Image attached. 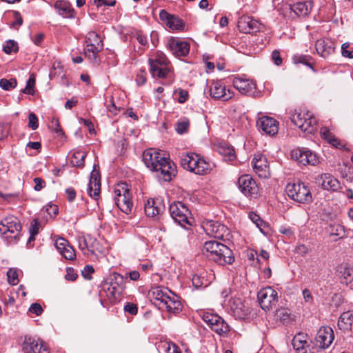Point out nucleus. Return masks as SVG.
Here are the masks:
<instances>
[{"mask_svg": "<svg viewBox=\"0 0 353 353\" xmlns=\"http://www.w3.org/2000/svg\"><path fill=\"white\" fill-rule=\"evenodd\" d=\"M143 161L150 170L159 172V176L165 181H171L175 176V165L155 149L145 150L143 153Z\"/></svg>", "mask_w": 353, "mask_h": 353, "instance_id": "obj_1", "label": "nucleus"}, {"mask_svg": "<svg viewBox=\"0 0 353 353\" xmlns=\"http://www.w3.org/2000/svg\"><path fill=\"white\" fill-rule=\"evenodd\" d=\"M181 165L184 169L199 175L206 174L211 170L210 164L195 153L182 155Z\"/></svg>", "mask_w": 353, "mask_h": 353, "instance_id": "obj_2", "label": "nucleus"}, {"mask_svg": "<svg viewBox=\"0 0 353 353\" xmlns=\"http://www.w3.org/2000/svg\"><path fill=\"white\" fill-rule=\"evenodd\" d=\"M150 72L152 77L164 79L170 77L171 70L168 66L169 61L165 54L157 52L153 59H149Z\"/></svg>", "mask_w": 353, "mask_h": 353, "instance_id": "obj_3", "label": "nucleus"}, {"mask_svg": "<svg viewBox=\"0 0 353 353\" xmlns=\"http://www.w3.org/2000/svg\"><path fill=\"white\" fill-rule=\"evenodd\" d=\"M85 51L86 57L91 62L99 64V52L103 50V45L101 37L94 31L89 32L85 37Z\"/></svg>", "mask_w": 353, "mask_h": 353, "instance_id": "obj_4", "label": "nucleus"}, {"mask_svg": "<svg viewBox=\"0 0 353 353\" xmlns=\"http://www.w3.org/2000/svg\"><path fill=\"white\" fill-rule=\"evenodd\" d=\"M21 228L19 220L14 216H6L0 221V234L10 241L19 237Z\"/></svg>", "mask_w": 353, "mask_h": 353, "instance_id": "obj_5", "label": "nucleus"}, {"mask_svg": "<svg viewBox=\"0 0 353 353\" xmlns=\"http://www.w3.org/2000/svg\"><path fill=\"white\" fill-rule=\"evenodd\" d=\"M286 192L289 197L299 203H310L312 201L310 189L303 182L288 184Z\"/></svg>", "mask_w": 353, "mask_h": 353, "instance_id": "obj_6", "label": "nucleus"}, {"mask_svg": "<svg viewBox=\"0 0 353 353\" xmlns=\"http://www.w3.org/2000/svg\"><path fill=\"white\" fill-rule=\"evenodd\" d=\"M115 204L124 213H130L132 208V194L125 183L119 185L114 189Z\"/></svg>", "mask_w": 353, "mask_h": 353, "instance_id": "obj_7", "label": "nucleus"}, {"mask_svg": "<svg viewBox=\"0 0 353 353\" xmlns=\"http://www.w3.org/2000/svg\"><path fill=\"white\" fill-rule=\"evenodd\" d=\"M203 320L219 335L227 336L229 332V326L219 315L207 312L203 315Z\"/></svg>", "mask_w": 353, "mask_h": 353, "instance_id": "obj_8", "label": "nucleus"}, {"mask_svg": "<svg viewBox=\"0 0 353 353\" xmlns=\"http://www.w3.org/2000/svg\"><path fill=\"white\" fill-rule=\"evenodd\" d=\"M169 211L173 220L182 227L185 224L190 225L189 216L190 212L181 201L173 203L170 205Z\"/></svg>", "mask_w": 353, "mask_h": 353, "instance_id": "obj_9", "label": "nucleus"}, {"mask_svg": "<svg viewBox=\"0 0 353 353\" xmlns=\"http://www.w3.org/2000/svg\"><path fill=\"white\" fill-rule=\"evenodd\" d=\"M224 304L230 307L234 316L238 319H245L250 312L248 303H245L239 297H231L229 300L225 299Z\"/></svg>", "mask_w": 353, "mask_h": 353, "instance_id": "obj_10", "label": "nucleus"}, {"mask_svg": "<svg viewBox=\"0 0 353 353\" xmlns=\"http://www.w3.org/2000/svg\"><path fill=\"white\" fill-rule=\"evenodd\" d=\"M257 297L263 310H270L277 303V292L271 287L261 289L258 292Z\"/></svg>", "mask_w": 353, "mask_h": 353, "instance_id": "obj_11", "label": "nucleus"}, {"mask_svg": "<svg viewBox=\"0 0 353 353\" xmlns=\"http://www.w3.org/2000/svg\"><path fill=\"white\" fill-rule=\"evenodd\" d=\"M263 25L249 16H242L238 21L239 30L245 34H254L263 29Z\"/></svg>", "mask_w": 353, "mask_h": 353, "instance_id": "obj_12", "label": "nucleus"}, {"mask_svg": "<svg viewBox=\"0 0 353 353\" xmlns=\"http://www.w3.org/2000/svg\"><path fill=\"white\" fill-rule=\"evenodd\" d=\"M232 83L240 93L256 97V84L252 80L238 76L233 79Z\"/></svg>", "mask_w": 353, "mask_h": 353, "instance_id": "obj_13", "label": "nucleus"}, {"mask_svg": "<svg viewBox=\"0 0 353 353\" xmlns=\"http://www.w3.org/2000/svg\"><path fill=\"white\" fill-rule=\"evenodd\" d=\"M22 347L26 353H49L48 348L43 341L31 336H25Z\"/></svg>", "mask_w": 353, "mask_h": 353, "instance_id": "obj_14", "label": "nucleus"}, {"mask_svg": "<svg viewBox=\"0 0 353 353\" xmlns=\"http://www.w3.org/2000/svg\"><path fill=\"white\" fill-rule=\"evenodd\" d=\"M256 126L260 131L270 136L276 134L279 131V122L268 116L259 117L256 121Z\"/></svg>", "mask_w": 353, "mask_h": 353, "instance_id": "obj_15", "label": "nucleus"}, {"mask_svg": "<svg viewBox=\"0 0 353 353\" xmlns=\"http://www.w3.org/2000/svg\"><path fill=\"white\" fill-rule=\"evenodd\" d=\"M316 183L323 190L336 192L341 189V183L339 180L329 173H323L315 178Z\"/></svg>", "mask_w": 353, "mask_h": 353, "instance_id": "obj_16", "label": "nucleus"}, {"mask_svg": "<svg viewBox=\"0 0 353 353\" xmlns=\"http://www.w3.org/2000/svg\"><path fill=\"white\" fill-rule=\"evenodd\" d=\"M210 94L212 98L223 101L232 99L233 92L226 89L225 85L221 81H212L210 85Z\"/></svg>", "mask_w": 353, "mask_h": 353, "instance_id": "obj_17", "label": "nucleus"}, {"mask_svg": "<svg viewBox=\"0 0 353 353\" xmlns=\"http://www.w3.org/2000/svg\"><path fill=\"white\" fill-rule=\"evenodd\" d=\"M204 230L208 235H211L217 239H223L228 237L230 234L226 226L213 221H208L204 226Z\"/></svg>", "mask_w": 353, "mask_h": 353, "instance_id": "obj_18", "label": "nucleus"}, {"mask_svg": "<svg viewBox=\"0 0 353 353\" xmlns=\"http://www.w3.org/2000/svg\"><path fill=\"white\" fill-rule=\"evenodd\" d=\"M253 169L261 178L270 176V168L266 157L262 154H255L252 161Z\"/></svg>", "mask_w": 353, "mask_h": 353, "instance_id": "obj_19", "label": "nucleus"}, {"mask_svg": "<svg viewBox=\"0 0 353 353\" xmlns=\"http://www.w3.org/2000/svg\"><path fill=\"white\" fill-rule=\"evenodd\" d=\"M238 184L241 192L246 196H252L258 192L259 188L256 182L248 174L240 176Z\"/></svg>", "mask_w": 353, "mask_h": 353, "instance_id": "obj_20", "label": "nucleus"}, {"mask_svg": "<svg viewBox=\"0 0 353 353\" xmlns=\"http://www.w3.org/2000/svg\"><path fill=\"white\" fill-rule=\"evenodd\" d=\"M334 339V332L330 327H321L317 332L315 340L319 347L327 348Z\"/></svg>", "mask_w": 353, "mask_h": 353, "instance_id": "obj_21", "label": "nucleus"}, {"mask_svg": "<svg viewBox=\"0 0 353 353\" xmlns=\"http://www.w3.org/2000/svg\"><path fill=\"white\" fill-rule=\"evenodd\" d=\"M170 293V290L162 286L153 287L149 291V295L153 303L159 307V308L161 307L163 303L168 299Z\"/></svg>", "mask_w": 353, "mask_h": 353, "instance_id": "obj_22", "label": "nucleus"}, {"mask_svg": "<svg viewBox=\"0 0 353 353\" xmlns=\"http://www.w3.org/2000/svg\"><path fill=\"white\" fill-rule=\"evenodd\" d=\"M316 50L323 58H327L334 52L335 43L330 39H320L316 42Z\"/></svg>", "mask_w": 353, "mask_h": 353, "instance_id": "obj_23", "label": "nucleus"}, {"mask_svg": "<svg viewBox=\"0 0 353 353\" xmlns=\"http://www.w3.org/2000/svg\"><path fill=\"white\" fill-rule=\"evenodd\" d=\"M168 47L172 53L177 57H185L190 51V45L187 41H182L171 39Z\"/></svg>", "mask_w": 353, "mask_h": 353, "instance_id": "obj_24", "label": "nucleus"}, {"mask_svg": "<svg viewBox=\"0 0 353 353\" xmlns=\"http://www.w3.org/2000/svg\"><path fill=\"white\" fill-rule=\"evenodd\" d=\"M101 190V177L99 172L94 169L91 174L88 187L89 195L97 200L99 196Z\"/></svg>", "mask_w": 353, "mask_h": 353, "instance_id": "obj_25", "label": "nucleus"}, {"mask_svg": "<svg viewBox=\"0 0 353 353\" xmlns=\"http://www.w3.org/2000/svg\"><path fill=\"white\" fill-rule=\"evenodd\" d=\"M292 345L296 353H310L307 334L299 332L296 334L292 340Z\"/></svg>", "mask_w": 353, "mask_h": 353, "instance_id": "obj_26", "label": "nucleus"}, {"mask_svg": "<svg viewBox=\"0 0 353 353\" xmlns=\"http://www.w3.org/2000/svg\"><path fill=\"white\" fill-rule=\"evenodd\" d=\"M159 309L166 310L170 313H179L182 309L179 297L171 292Z\"/></svg>", "mask_w": 353, "mask_h": 353, "instance_id": "obj_27", "label": "nucleus"}, {"mask_svg": "<svg viewBox=\"0 0 353 353\" xmlns=\"http://www.w3.org/2000/svg\"><path fill=\"white\" fill-rule=\"evenodd\" d=\"M298 117L293 119V123L300 128L302 131L307 133H314L316 130L317 120L310 113L307 115L305 122L301 123Z\"/></svg>", "mask_w": 353, "mask_h": 353, "instance_id": "obj_28", "label": "nucleus"}, {"mask_svg": "<svg viewBox=\"0 0 353 353\" xmlns=\"http://www.w3.org/2000/svg\"><path fill=\"white\" fill-rule=\"evenodd\" d=\"M223 250L222 248H219L214 251V253L211 255H207V256L220 265L232 264L234 261L232 251L230 250V254L226 255L222 252Z\"/></svg>", "mask_w": 353, "mask_h": 353, "instance_id": "obj_29", "label": "nucleus"}, {"mask_svg": "<svg viewBox=\"0 0 353 353\" xmlns=\"http://www.w3.org/2000/svg\"><path fill=\"white\" fill-rule=\"evenodd\" d=\"M312 8L313 2L312 1L297 2L290 6L291 10L299 17L307 16L311 12Z\"/></svg>", "mask_w": 353, "mask_h": 353, "instance_id": "obj_30", "label": "nucleus"}, {"mask_svg": "<svg viewBox=\"0 0 353 353\" xmlns=\"http://www.w3.org/2000/svg\"><path fill=\"white\" fill-rule=\"evenodd\" d=\"M54 8L63 17L72 18L74 17V10L67 1H57L54 4Z\"/></svg>", "mask_w": 353, "mask_h": 353, "instance_id": "obj_31", "label": "nucleus"}, {"mask_svg": "<svg viewBox=\"0 0 353 353\" xmlns=\"http://www.w3.org/2000/svg\"><path fill=\"white\" fill-rule=\"evenodd\" d=\"M161 210V203L152 199H148L145 204V212L149 217H154L159 214Z\"/></svg>", "mask_w": 353, "mask_h": 353, "instance_id": "obj_32", "label": "nucleus"}, {"mask_svg": "<svg viewBox=\"0 0 353 353\" xmlns=\"http://www.w3.org/2000/svg\"><path fill=\"white\" fill-rule=\"evenodd\" d=\"M219 248H221L223 250L222 252H223L225 254H230V249L228 247L216 241H210L205 242L203 245V250L208 252V255H211L212 254L214 253V251Z\"/></svg>", "mask_w": 353, "mask_h": 353, "instance_id": "obj_33", "label": "nucleus"}, {"mask_svg": "<svg viewBox=\"0 0 353 353\" xmlns=\"http://www.w3.org/2000/svg\"><path fill=\"white\" fill-rule=\"evenodd\" d=\"M307 151L305 148H296L291 151V157L293 159L297 161L300 164L307 165Z\"/></svg>", "mask_w": 353, "mask_h": 353, "instance_id": "obj_34", "label": "nucleus"}, {"mask_svg": "<svg viewBox=\"0 0 353 353\" xmlns=\"http://www.w3.org/2000/svg\"><path fill=\"white\" fill-rule=\"evenodd\" d=\"M327 230L330 236L336 237L335 240L342 239L345 235L344 226L339 223L330 224Z\"/></svg>", "mask_w": 353, "mask_h": 353, "instance_id": "obj_35", "label": "nucleus"}, {"mask_svg": "<svg viewBox=\"0 0 353 353\" xmlns=\"http://www.w3.org/2000/svg\"><path fill=\"white\" fill-rule=\"evenodd\" d=\"M86 155V152L83 151L74 152L70 159L71 165L77 168H83Z\"/></svg>", "mask_w": 353, "mask_h": 353, "instance_id": "obj_36", "label": "nucleus"}, {"mask_svg": "<svg viewBox=\"0 0 353 353\" xmlns=\"http://www.w3.org/2000/svg\"><path fill=\"white\" fill-rule=\"evenodd\" d=\"M219 153L223 156L226 161H231L235 159V152L232 147L227 145H220L218 148Z\"/></svg>", "mask_w": 353, "mask_h": 353, "instance_id": "obj_37", "label": "nucleus"}, {"mask_svg": "<svg viewBox=\"0 0 353 353\" xmlns=\"http://www.w3.org/2000/svg\"><path fill=\"white\" fill-rule=\"evenodd\" d=\"M352 324V314L350 312H343L338 321V326L341 330H347Z\"/></svg>", "mask_w": 353, "mask_h": 353, "instance_id": "obj_38", "label": "nucleus"}, {"mask_svg": "<svg viewBox=\"0 0 353 353\" xmlns=\"http://www.w3.org/2000/svg\"><path fill=\"white\" fill-rule=\"evenodd\" d=\"M320 133L321 137L327 140L329 143L332 144L336 148L339 147V140L334 137V136L330 132V130L327 127L321 128Z\"/></svg>", "mask_w": 353, "mask_h": 353, "instance_id": "obj_39", "label": "nucleus"}, {"mask_svg": "<svg viewBox=\"0 0 353 353\" xmlns=\"http://www.w3.org/2000/svg\"><path fill=\"white\" fill-rule=\"evenodd\" d=\"M340 273L343 283L347 284L353 281V269L347 265L341 267Z\"/></svg>", "mask_w": 353, "mask_h": 353, "instance_id": "obj_40", "label": "nucleus"}, {"mask_svg": "<svg viewBox=\"0 0 353 353\" xmlns=\"http://www.w3.org/2000/svg\"><path fill=\"white\" fill-rule=\"evenodd\" d=\"M166 24L170 29L173 30H181L184 26V23L182 19L174 15H172Z\"/></svg>", "mask_w": 353, "mask_h": 353, "instance_id": "obj_41", "label": "nucleus"}, {"mask_svg": "<svg viewBox=\"0 0 353 353\" xmlns=\"http://www.w3.org/2000/svg\"><path fill=\"white\" fill-rule=\"evenodd\" d=\"M8 282L12 285L18 284L19 280L18 278V271L14 268H10L7 272Z\"/></svg>", "mask_w": 353, "mask_h": 353, "instance_id": "obj_42", "label": "nucleus"}, {"mask_svg": "<svg viewBox=\"0 0 353 353\" xmlns=\"http://www.w3.org/2000/svg\"><path fill=\"white\" fill-rule=\"evenodd\" d=\"M193 286L198 289L199 288L206 287L208 285V281L203 276L195 274L192 279Z\"/></svg>", "mask_w": 353, "mask_h": 353, "instance_id": "obj_43", "label": "nucleus"}, {"mask_svg": "<svg viewBox=\"0 0 353 353\" xmlns=\"http://www.w3.org/2000/svg\"><path fill=\"white\" fill-rule=\"evenodd\" d=\"M3 50L6 54H11L18 51V45L14 40H9L3 46Z\"/></svg>", "mask_w": 353, "mask_h": 353, "instance_id": "obj_44", "label": "nucleus"}, {"mask_svg": "<svg viewBox=\"0 0 353 353\" xmlns=\"http://www.w3.org/2000/svg\"><path fill=\"white\" fill-rule=\"evenodd\" d=\"M17 85V80L15 79H1L0 80V87L5 90H10L14 88Z\"/></svg>", "mask_w": 353, "mask_h": 353, "instance_id": "obj_45", "label": "nucleus"}, {"mask_svg": "<svg viewBox=\"0 0 353 353\" xmlns=\"http://www.w3.org/2000/svg\"><path fill=\"white\" fill-rule=\"evenodd\" d=\"M35 84V78L33 74H31L26 82V88L22 90V92L27 94L32 95L34 92V87Z\"/></svg>", "mask_w": 353, "mask_h": 353, "instance_id": "obj_46", "label": "nucleus"}, {"mask_svg": "<svg viewBox=\"0 0 353 353\" xmlns=\"http://www.w3.org/2000/svg\"><path fill=\"white\" fill-rule=\"evenodd\" d=\"M88 254H94L97 251H100V245L97 239L88 236Z\"/></svg>", "mask_w": 353, "mask_h": 353, "instance_id": "obj_47", "label": "nucleus"}, {"mask_svg": "<svg viewBox=\"0 0 353 353\" xmlns=\"http://www.w3.org/2000/svg\"><path fill=\"white\" fill-rule=\"evenodd\" d=\"M60 254L67 260H74L76 257L75 251L70 245L61 251Z\"/></svg>", "mask_w": 353, "mask_h": 353, "instance_id": "obj_48", "label": "nucleus"}, {"mask_svg": "<svg viewBox=\"0 0 353 353\" xmlns=\"http://www.w3.org/2000/svg\"><path fill=\"white\" fill-rule=\"evenodd\" d=\"M88 237H79L78 239L79 248L83 252V254H88Z\"/></svg>", "mask_w": 353, "mask_h": 353, "instance_id": "obj_49", "label": "nucleus"}, {"mask_svg": "<svg viewBox=\"0 0 353 353\" xmlns=\"http://www.w3.org/2000/svg\"><path fill=\"white\" fill-rule=\"evenodd\" d=\"M28 127L32 130H34L38 128V119L36 114L33 112H31L28 115Z\"/></svg>", "mask_w": 353, "mask_h": 353, "instance_id": "obj_50", "label": "nucleus"}, {"mask_svg": "<svg viewBox=\"0 0 353 353\" xmlns=\"http://www.w3.org/2000/svg\"><path fill=\"white\" fill-rule=\"evenodd\" d=\"M54 245L56 248L61 253V251H63L70 244L66 239L59 238L55 241Z\"/></svg>", "mask_w": 353, "mask_h": 353, "instance_id": "obj_51", "label": "nucleus"}, {"mask_svg": "<svg viewBox=\"0 0 353 353\" xmlns=\"http://www.w3.org/2000/svg\"><path fill=\"white\" fill-rule=\"evenodd\" d=\"M250 219L252 220L253 223L256 224V225L260 229L261 231H263L262 226L263 225V221L259 215L254 212H251L249 214Z\"/></svg>", "mask_w": 353, "mask_h": 353, "instance_id": "obj_52", "label": "nucleus"}, {"mask_svg": "<svg viewBox=\"0 0 353 353\" xmlns=\"http://www.w3.org/2000/svg\"><path fill=\"white\" fill-rule=\"evenodd\" d=\"M307 159H308L307 164L315 165L319 163V160L317 155L312 151L307 150Z\"/></svg>", "mask_w": 353, "mask_h": 353, "instance_id": "obj_53", "label": "nucleus"}, {"mask_svg": "<svg viewBox=\"0 0 353 353\" xmlns=\"http://www.w3.org/2000/svg\"><path fill=\"white\" fill-rule=\"evenodd\" d=\"M94 272V268L90 265H87L85 266L84 269L82 270L81 274L82 276L86 279H91V274Z\"/></svg>", "mask_w": 353, "mask_h": 353, "instance_id": "obj_54", "label": "nucleus"}, {"mask_svg": "<svg viewBox=\"0 0 353 353\" xmlns=\"http://www.w3.org/2000/svg\"><path fill=\"white\" fill-rule=\"evenodd\" d=\"M124 311L132 315L137 314L138 312L137 305L132 303H127L124 307Z\"/></svg>", "mask_w": 353, "mask_h": 353, "instance_id": "obj_55", "label": "nucleus"}, {"mask_svg": "<svg viewBox=\"0 0 353 353\" xmlns=\"http://www.w3.org/2000/svg\"><path fill=\"white\" fill-rule=\"evenodd\" d=\"M13 15L15 20L12 22V26L14 28H17L19 26L22 25L23 19L18 11H14L13 12Z\"/></svg>", "mask_w": 353, "mask_h": 353, "instance_id": "obj_56", "label": "nucleus"}, {"mask_svg": "<svg viewBox=\"0 0 353 353\" xmlns=\"http://www.w3.org/2000/svg\"><path fill=\"white\" fill-rule=\"evenodd\" d=\"M350 47L349 43H344L341 46L342 55L345 57L350 59L353 58V50H348L347 48Z\"/></svg>", "mask_w": 353, "mask_h": 353, "instance_id": "obj_57", "label": "nucleus"}, {"mask_svg": "<svg viewBox=\"0 0 353 353\" xmlns=\"http://www.w3.org/2000/svg\"><path fill=\"white\" fill-rule=\"evenodd\" d=\"M28 311L35 314L37 316H39L42 314L43 310L40 304L34 303L30 305Z\"/></svg>", "mask_w": 353, "mask_h": 353, "instance_id": "obj_58", "label": "nucleus"}, {"mask_svg": "<svg viewBox=\"0 0 353 353\" xmlns=\"http://www.w3.org/2000/svg\"><path fill=\"white\" fill-rule=\"evenodd\" d=\"M189 126V122L188 121H183L178 122L176 130L179 134H183L185 132Z\"/></svg>", "mask_w": 353, "mask_h": 353, "instance_id": "obj_59", "label": "nucleus"}, {"mask_svg": "<svg viewBox=\"0 0 353 353\" xmlns=\"http://www.w3.org/2000/svg\"><path fill=\"white\" fill-rule=\"evenodd\" d=\"M78 275L74 272V270L72 268H68L66 270V274L65 275V279L68 281H74L77 278Z\"/></svg>", "mask_w": 353, "mask_h": 353, "instance_id": "obj_60", "label": "nucleus"}, {"mask_svg": "<svg viewBox=\"0 0 353 353\" xmlns=\"http://www.w3.org/2000/svg\"><path fill=\"white\" fill-rule=\"evenodd\" d=\"M94 3L97 7H100L102 6H114L116 4L115 0H94Z\"/></svg>", "mask_w": 353, "mask_h": 353, "instance_id": "obj_61", "label": "nucleus"}, {"mask_svg": "<svg viewBox=\"0 0 353 353\" xmlns=\"http://www.w3.org/2000/svg\"><path fill=\"white\" fill-rule=\"evenodd\" d=\"M310 114V113L309 112H296L292 114L291 121L293 123V119L296 116L299 117V119H300L299 120L301 121V123H304L307 119V115Z\"/></svg>", "mask_w": 353, "mask_h": 353, "instance_id": "obj_62", "label": "nucleus"}, {"mask_svg": "<svg viewBox=\"0 0 353 353\" xmlns=\"http://www.w3.org/2000/svg\"><path fill=\"white\" fill-rule=\"evenodd\" d=\"M272 59L276 65L282 63V58L281 57L279 51L274 50L272 53Z\"/></svg>", "mask_w": 353, "mask_h": 353, "instance_id": "obj_63", "label": "nucleus"}, {"mask_svg": "<svg viewBox=\"0 0 353 353\" xmlns=\"http://www.w3.org/2000/svg\"><path fill=\"white\" fill-rule=\"evenodd\" d=\"M167 353H181L179 347L174 343H168L166 347Z\"/></svg>", "mask_w": 353, "mask_h": 353, "instance_id": "obj_64", "label": "nucleus"}]
</instances>
